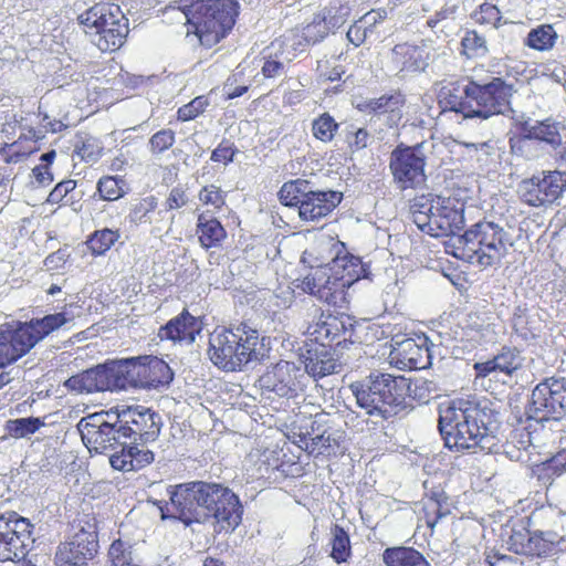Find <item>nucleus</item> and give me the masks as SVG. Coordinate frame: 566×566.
Here are the masks:
<instances>
[{
	"label": "nucleus",
	"instance_id": "4d7b16f0",
	"mask_svg": "<svg viewBox=\"0 0 566 566\" xmlns=\"http://www.w3.org/2000/svg\"><path fill=\"white\" fill-rule=\"evenodd\" d=\"M90 560L92 558L72 553V548L66 551V547H57L55 553L56 566H88Z\"/></svg>",
	"mask_w": 566,
	"mask_h": 566
},
{
	"label": "nucleus",
	"instance_id": "c03bdc74",
	"mask_svg": "<svg viewBox=\"0 0 566 566\" xmlns=\"http://www.w3.org/2000/svg\"><path fill=\"white\" fill-rule=\"evenodd\" d=\"M471 19L479 25H490L494 29H499L505 23L501 10L490 2L481 3L471 13Z\"/></svg>",
	"mask_w": 566,
	"mask_h": 566
},
{
	"label": "nucleus",
	"instance_id": "f257e3e1",
	"mask_svg": "<svg viewBox=\"0 0 566 566\" xmlns=\"http://www.w3.org/2000/svg\"><path fill=\"white\" fill-rule=\"evenodd\" d=\"M438 428L444 446L458 452L490 449L495 438L491 416L479 405L462 399L439 407Z\"/></svg>",
	"mask_w": 566,
	"mask_h": 566
},
{
	"label": "nucleus",
	"instance_id": "0eeeda50",
	"mask_svg": "<svg viewBox=\"0 0 566 566\" xmlns=\"http://www.w3.org/2000/svg\"><path fill=\"white\" fill-rule=\"evenodd\" d=\"M73 316L66 311L48 314L18 323L15 327H0V368L9 366L27 355L40 340L62 326L71 323Z\"/></svg>",
	"mask_w": 566,
	"mask_h": 566
},
{
	"label": "nucleus",
	"instance_id": "8fccbe9b",
	"mask_svg": "<svg viewBox=\"0 0 566 566\" xmlns=\"http://www.w3.org/2000/svg\"><path fill=\"white\" fill-rule=\"evenodd\" d=\"M350 539L348 534L342 526L335 525L333 528L331 557L337 564H342L347 562V559L350 556Z\"/></svg>",
	"mask_w": 566,
	"mask_h": 566
},
{
	"label": "nucleus",
	"instance_id": "864d4df0",
	"mask_svg": "<svg viewBox=\"0 0 566 566\" xmlns=\"http://www.w3.org/2000/svg\"><path fill=\"white\" fill-rule=\"evenodd\" d=\"M210 101L206 95H199L192 98L189 103L180 106L177 111V119L179 122H189L203 114Z\"/></svg>",
	"mask_w": 566,
	"mask_h": 566
},
{
	"label": "nucleus",
	"instance_id": "7ed1b4c3",
	"mask_svg": "<svg viewBox=\"0 0 566 566\" xmlns=\"http://www.w3.org/2000/svg\"><path fill=\"white\" fill-rule=\"evenodd\" d=\"M177 3L186 18L187 36L193 35L205 49L224 40L240 14L237 0H179Z\"/></svg>",
	"mask_w": 566,
	"mask_h": 566
},
{
	"label": "nucleus",
	"instance_id": "a18cd8bd",
	"mask_svg": "<svg viewBox=\"0 0 566 566\" xmlns=\"http://www.w3.org/2000/svg\"><path fill=\"white\" fill-rule=\"evenodd\" d=\"M198 199L213 212H220L227 207V192L214 184L203 186L198 192Z\"/></svg>",
	"mask_w": 566,
	"mask_h": 566
},
{
	"label": "nucleus",
	"instance_id": "473e14b6",
	"mask_svg": "<svg viewBox=\"0 0 566 566\" xmlns=\"http://www.w3.org/2000/svg\"><path fill=\"white\" fill-rule=\"evenodd\" d=\"M450 513L448 496L444 493L432 492L421 500L420 515L431 531L442 517Z\"/></svg>",
	"mask_w": 566,
	"mask_h": 566
},
{
	"label": "nucleus",
	"instance_id": "09e8293b",
	"mask_svg": "<svg viewBox=\"0 0 566 566\" xmlns=\"http://www.w3.org/2000/svg\"><path fill=\"white\" fill-rule=\"evenodd\" d=\"M535 140L545 143L556 148L562 145L559 124L551 118L535 124Z\"/></svg>",
	"mask_w": 566,
	"mask_h": 566
},
{
	"label": "nucleus",
	"instance_id": "69168bd1",
	"mask_svg": "<svg viewBox=\"0 0 566 566\" xmlns=\"http://www.w3.org/2000/svg\"><path fill=\"white\" fill-rule=\"evenodd\" d=\"M370 134L366 128H358L350 136H348V148L352 153L365 149L368 146Z\"/></svg>",
	"mask_w": 566,
	"mask_h": 566
},
{
	"label": "nucleus",
	"instance_id": "c9c22d12",
	"mask_svg": "<svg viewBox=\"0 0 566 566\" xmlns=\"http://www.w3.org/2000/svg\"><path fill=\"white\" fill-rule=\"evenodd\" d=\"M331 33L343 27L349 18L350 8L346 2L332 0L316 12Z\"/></svg>",
	"mask_w": 566,
	"mask_h": 566
},
{
	"label": "nucleus",
	"instance_id": "39448f33",
	"mask_svg": "<svg viewBox=\"0 0 566 566\" xmlns=\"http://www.w3.org/2000/svg\"><path fill=\"white\" fill-rule=\"evenodd\" d=\"M208 355L218 368L240 371L264 356V337L247 322L230 327H217L209 337Z\"/></svg>",
	"mask_w": 566,
	"mask_h": 566
},
{
	"label": "nucleus",
	"instance_id": "72a5a7b5",
	"mask_svg": "<svg viewBox=\"0 0 566 566\" xmlns=\"http://www.w3.org/2000/svg\"><path fill=\"white\" fill-rule=\"evenodd\" d=\"M382 562L386 566H431L423 554L411 546L386 548Z\"/></svg>",
	"mask_w": 566,
	"mask_h": 566
},
{
	"label": "nucleus",
	"instance_id": "ea45409f",
	"mask_svg": "<svg viewBox=\"0 0 566 566\" xmlns=\"http://www.w3.org/2000/svg\"><path fill=\"white\" fill-rule=\"evenodd\" d=\"M120 234L118 230H112L108 228L102 230H95L88 235L85 244L92 255L99 256L104 255L119 239Z\"/></svg>",
	"mask_w": 566,
	"mask_h": 566
},
{
	"label": "nucleus",
	"instance_id": "423d86ee",
	"mask_svg": "<svg viewBox=\"0 0 566 566\" xmlns=\"http://www.w3.org/2000/svg\"><path fill=\"white\" fill-rule=\"evenodd\" d=\"M465 202L457 197L421 195L412 199L410 213L418 229L433 238L452 237L464 228Z\"/></svg>",
	"mask_w": 566,
	"mask_h": 566
},
{
	"label": "nucleus",
	"instance_id": "c85d7f7f",
	"mask_svg": "<svg viewBox=\"0 0 566 566\" xmlns=\"http://www.w3.org/2000/svg\"><path fill=\"white\" fill-rule=\"evenodd\" d=\"M196 235L205 250L220 248L228 237L227 230L219 219L202 211L197 217Z\"/></svg>",
	"mask_w": 566,
	"mask_h": 566
},
{
	"label": "nucleus",
	"instance_id": "603ef678",
	"mask_svg": "<svg viewBox=\"0 0 566 566\" xmlns=\"http://www.w3.org/2000/svg\"><path fill=\"white\" fill-rule=\"evenodd\" d=\"M176 143V133L170 128H163L153 134L147 147L153 156H159L169 150Z\"/></svg>",
	"mask_w": 566,
	"mask_h": 566
},
{
	"label": "nucleus",
	"instance_id": "0e129e2a",
	"mask_svg": "<svg viewBox=\"0 0 566 566\" xmlns=\"http://www.w3.org/2000/svg\"><path fill=\"white\" fill-rule=\"evenodd\" d=\"M364 19L355 21L347 31L348 41L354 44L356 48L360 46L367 39L368 28L364 24Z\"/></svg>",
	"mask_w": 566,
	"mask_h": 566
},
{
	"label": "nucleus",
	"instance_id": "f3484780",
	"mask_svg": "<svg viewBox=\"0 0 566 566\" xmlns=\"http://www.w3.org/2000/svg\"><path fill=\"white\" fill-rule=\"evenodd\" d=\"M389 170L396 187L401 190H416L427 181L426 157L417 147L398 145L390 154Z\"/></svg>",
	"mask_w": 566,
	"mask_h": 566
},
{
	"label": "nucleus",
	"instance_id": "20e7f679",
	"mask_svg": "<svg viewBox=\"0 0 566 566\" xmlns=\"http://www.w3.org/2000/svg\"><path fill=\"white\" fill-rule=\"evenodd\" d=\"M81 438L85 447L92 452L102 453L109 449L122 447L120 451L112 454L109 462L113 469L130 472L138 471L153 463L155 455L148 449H139L127 446L119 434V424L117 420L111 423L103 413H93L83 419L77 424Z\"/></svg>",
	"mask_w": 566,
	"mask_h": 566
},
{
	"label": "nucleus",
	"instance_id": "393cba45",
	"mask_svg": "<svg viewBox=\"0 0 566 566\" xmlns=\"http://www.w3.org/2000/svg\"><path fill=\"white\" fill-rule=\"evenodd\" d=\"M73 535L59 547L72 548V553L94 558L98 552V533L94 517L84 515L73 523Z\"/></svg>",
	"mask_w": 566,
	"mask_h": 566
},
{
	"label": "nucleus",
	"instance_id": "13d9d810",
	"mask_svg": "<svg viewBox=\"0 0 566 566\" xmlns=\"http://www.w3.org/2000/svg\"><path fill=\"white\" fill-rule=\"evenodd\" d=\"M76 180L65 179L55 185L46 198V202L50 205H61L69 193L75 190Z\"/></svg>",
	"mask_w": 566,
	"mask_h": 566
},
{
	"label": "nucleus",
	"instance_id": "2f4dec72",
	"mask_svg": "<svg viewBox=\"0 0 566 566\" xmlns=\"http://www.w3.org/2000/svg\"><path fill=\"white\" fill-rule=\"evenodd\" d=\"M428 53L424 49L409 43H400L392 49V62L407 72L423 71L427 66Z\"/></svg>",
	"mask_w": 566,
	"mask_h": 566
},
{
	"label": "nucleus",
	"instance_id": "79ce46f5",
	"mask_svg": "<svg viewBox=\"0 0 566 566\" xmlns=\"http://www.w3.org/2000/svg\"><path fill=\"white\" fill-rule=\"evenodd\" d=\"M339 129V124L327 112L319 114L312 122V135L315 139L328 144L334 140Z\"/></svg>",
	"mask_w": 566,
	"mask_h": 566
},
{
	"label": "nucleus",
	"instance_id": "4c0bfd02",
	"mask_svg": "<svg viewBox=\"0 0 566 566\" xmlns=\"http://www.w3.org/2000/svg\"><path fill=\"white\" fill-rule=\"evenodd\" d=\"M38 150V145H34L33 143L25 140L24 136H19V138L13 143H4L0 147V156L3 163L10 165L17 164L28 158L30 155L36 153Z\"/></svg>",
	"mask_w": 566,
	"mask_h": 566
},
{
	"label": "nucleus",
	"instance_id": "412c9836",
	"mask_svg": "<svg viewBox=\"0 0 566 566\" xmlns=\"http://www.w3.org/2000/svg\"><path fill=\"white\" fill-rule=\"evenodd\" d=\"M126 371L135 385L143 388H158L172 380L170 367L157 357L129 359L126 361Z\"/></svg>",
	"mask_w": 566,
	"mask_h": 566
},
{
	"label": "nucleus",
	"instance_id": "1a4fd4ad",
	"mask_svg": "<svg viewBox=\"0 0 566 566\" xmlns=\"http://www.w3.org/2000/svg\"><path fill=\"white\" fill-rule=\"evenodd\" d=\"M280 202L297 208L298 217L305 222H319L340 205L343 193L335 190H313L305 179L289 180L279 190Z\"/></svg>",
	"mask_w": 566,
	"mask_h": 566
},
{
	"label": "nucleus",
	"instance_id": "49530a36",
	"mask_svg": "<svg viewBox=\"0 0 566 566\" xmlns=\"http://www.w3.org/2000/svg\"><path fill=\"white\" fill-rule=\"evenodd\" d=\"M488 53L486 41L476 30L465 31L461 39V54L468 59L481 57Z\"/></svg>",
	"mask_w": 566,
	"mask_h": 566
},
{
	"label": "nucleus",
	"instance_id": "de8ad7c7",
	"mask_svg": "<svg viewBox=\"0 0 566 566\" xmlns=\"http://www.w3.org/2000/svg\"><path fill=\"white\" fill-rule=\"evenodd\" d=\"M44 424V420L41 418H18L7 421V430L11 437L21 439L35 433Z\"/></svg>",
	"mask_w": 566,
	"mask_h": 566
},
{
	"label": "nucleus",
	"instance_id": "a878e982",
	"mask_svg": "<svg viewBox=\"0 0 566 566\" xmlns=\"http://www.w3.org/2000/svg\"><path fill=\"white\" fill-rule=\"evenodd\" d=\"M202 331V322L184 308L158 329L160 340L192 344Z\"/></svg>",
	"mask_w": 566,
	"mask_h": 566
},
{
	"label": "nucleus",
	"instance_id": "7c9ffc66",
	"mask_svg": "<svg viewBox=\"0 0 566 566\" xmlns=\"http://www.w3.org/2000/svg\"><path fill=\"white\" fill-rule=\"evenodd\" d=\"M329 30L315 13L312 20L291 31V46L294 50L303 51L306 46L323 41L329 34Z\"/></svg>",
	"mask_w": 566,
	"mask_h": 566
},
{
	"label": "nucleus",
	"instance_id": "9d476101",
	"mask_svg": "<svg viewBox=\"0 0 566 566\" xmlns=\"http://www.w3.org/2000/svg\"><path fill=\"white\" fill-rule=\"evenodd\" d=\"M357 403L370 417L388 420L396 415V409L403 399L398 379L389 374H371L367 384L350 386Z\"/></svg>",
	"mask_w": 566,
	"mask_h": 566
},
{
	"label": "nucleus",
	"instance_id": "a19ab883",
	"mask_svg": "<svg viewBox=\"0 0 566 566\" xmlns=\"http://www.w3.org/2000/svg\"><path fill=\"white\" fill-rule=\"evenodd\" d=\"M308 354L305 359V370L308 375L317 379L334 373L335 361L331 357L327 348H323L321 353L314 355H312L311 352H308Z\"/></svg>",
	"mask_w": 566,
	"mask_h": 566
},
{
	"label": "nucleus",
	"instance_id": "2eb2a0df",
	"mask_svg": "<svg viewBox=\"0 0 566 566\" xmlns=\"http://www.w3.org/2000/svg\"><path fill=\"white\" fill-rule=\"evenodd\" d=\"M465 92L472 99L473 117L486 119L493 115L504 114L510 108L515 90L513 84L502 77H492L484 84L469 78Z\"/></svg>",
	"mask_w": 566,
	"mask_h": 566
},
{
	"label": "nucleus",
	"instance_id": "a211bd4d",
	"mask_svg": "<svg viewBox=\"0 0 566 566\" xmlns=\"http://www.w3.org/2000/svg\"><path fill=\"white\" fill-rule=\"evenodd\" d=\"M530 417L536 421L559 420L566 413V381L547 378L532 391Z\"/></svg>",
	"mask_w": 566,
	"mask_h": 566
},
{
	"label": "nucleus",
	"instance_id": "b1692460",
	"mask_svg": "<svg viewBox=\"0 0 566 566\" xmlns=\"http://www.w3.org/2000/svg\"><path fill=\"white\" fill-rule=\"evenodd\" d=\"M522 350L515 346L504 345L493 358L473 365L476 378H485L493 373L512 377L523 368Z\"/></svg>",
	"mask_w": 566,
	"mask_h": 566
},
{
	"label": "nucleus",
	"instance_id": "5fc2aeb1",
	"mask_svg": "<svg viewBox=\"0 0 566 566\" xmlns=\"http://www.w3.org/2000/svg\"><path fill=\"white\" fill-rule=\"evenodd\" d=\"M108 557L113 566H140L133 560L132 546L119 538L111 544Z\"/></svg>",
	"mask_w": 566,
	"mask_h": 566
},
{
	"label": "nucleus",
	"instance_id": "680f3d73",
	"mask_svg": "<svg viewBox=\"0 0 566 566\" xmlns=\"http://www.w3.org/2000/svg\"><path fill=\"white\" fill-rule=\"evenodd\" d=\"M237 148L229 140H222L216 149L212 150L210 159L213 163L228 165L233 161Z\"/></svg>",
	"mask_w": 566,
	"mask_h": 566
},
{
	"label": "nucleus",
	"instance_id": "f8f14e48",
	"mask_svg": "<svg viewBox=\"0 0 566 566\" xmlns=\"http://www.w3.org/2000/svg\"><path fill=\"white\" fill-rule=\"evenodd\" d=\"M115 415L119 424V434L127 446L136 447L154 442L161 428L160 417L144 406H117L106 416Z\"/></svg>",
	"mask_w": 566,
	"mask_h": 566
},
{
	"label": "nucleus",
	"instance_id": "4be33fe9",
	"mask_svg": "<svg viewBox=\"0 0 566 566\" xmlns=\"http://www.w3.org/2000/svg\"><path fill=\"white\" fill-rule=\"evenodd\" d=\"M306 333L311 340L323 348H334L345 340L346 326L342 316L318 310V314L308 324Z\"/></svg>",
	"mask_w": 566,
	"mask_h": 566
},
{
	"label": "nucleus",
	"instance_id": "6e6552de",
	"mask_svg": "<svg viewBox=\"0 0 566 566\" xmlns=\"http://www.w3.org/2000/svg\"><path fill=\"white\" fill-rule=\"evenodd\" d=\"M77 23L103 53L119 50L129 33L128 19L111 3H95L78 14Z\"/></svg>",
	"mask_w": 566,
	"mask_h": 566
},
{
	"label": "nucleus",
	"instance_id": "4468645a",
	"mask_svg": "<svg viewBox=\"0 0 566 566\" xmlns=\"http://www.w3.org/2000/svg\"><path fill=\"white\" fill-rule=\"evenodd\" d=\"M461 240L476 255L478 262L484 266L499 262L512 245L504 229L488 221L473 224L463 233Z\"/></svg>",
	"mask_w": 566,
	"mask_h": 566
},
{
	"label": "nucleus",
	"instance_id": "5701e85b",
	"mask_svg": "<svg viewBox=\"0 0 566 566\" xmlns=\"http://www.w3.org/2000/svg\"><path fill=\"white\" fill-rule=\"evenodd\" d=\"M407 104L406 95L396 90L376 98L366 99L357 105L359 112L385 116L386 125L389 128L398 127L403 117V108Z\"/></svg>",
	"mask_w": 566,
	"mask_h": 566
},
{
	"label": "nucleus",
	"instance_id": "338daca9",
	"mask_svg": "<svg viewBox=\"0 0 566 566\" xmlns=\"http://www.w3.org/2000/svg\"><path fill=\"white\" fill-rule=\"evenodd\" d=\"M32 175L35 181L41 186H49L54 180L51 167H49L48 164L36 165L32 169Z\"/></svg>",
	"mask_w": 566,
	"mask_h": 566
},
{
	"label": "nucleus",
	"instance_id": "6ab92c4d",
	"mask_svg": "<svg viewBox=\"0 0 566 566\" xmlns=\"http://www.w3.org/2000/svg\"><path fill=\"white\" fill-rule=\"evenodd\" d=\"M33 525L17 512L0 516V562L23 559L29 551Z\"/></svg>",
	"mask_w": 566,
	"mask_h": 566
},
{
	"label": "nucleus",
	"instance_id": "aec40b11",
	"mask_svg": "<svg viewBox=\"0 0 566 566\" xmlns=\"http://www.w3.org/2000/svg\"><path fill=\"white\" fill-rule=\"evenodd\" d=\"M389 363L400 370H418L429 367L431 355L428 338H405L397 342L389 353Z\"/></svg>",
	"mask_w": 566,
	"mask_h": 566
},
{
	"label": "nucleus",
	"instance_id": "58836bf2",
	"mask_svg": "<svg viewBox=\"0 0 566 566\" xmlns=\"http://www.w3.org/2000/svg\"><path fill=\"white\" fill-rule=\"evenodd\" d=\"M557 38V32L552 24H541L528 32L524 44L530 49L544 52L554 48Z\"/></svg>",
	"mask_w": 566,
	"mask_h": 566
},
{
	"label": "nucleus",
	"instance_id": "f704fd0d",
	"mask_svg": "<svg viewBox=\"0 0 566 566\" xmlns=\"http://www.w3.org/2000/svg\"><path fill=\"white\" fill-rule=\"evenodd\" d=\"M566 472V454L557 453L554 457L532 467V476L542 485H551L553 481Z\"/></svg>",
	"mask_w": 566,
	"mask_h": 566
},
{
	"label": "nucleus",
	"instance_id": "6e6d98bb",
	"mask_svg": "<svg viewBox=\"0 0 566 566\" xmlns=\"http://www.w3.org/2000/svg\"><path fill=\"white\" fill-rule=\"evenodd\" d=\"M558 541L546 537L543 532L533 533L530 551L527 557L542 558L549 556L558 545Z\"/></svg>",
	"mask_w": 566,
	"mask_h": 566
},
{
	"label": "nucleus",
	"instance_id": "e2e57ef3",
	"mask_svg": "<svg viewBox=\"0 0 566 566\" xmlns=\"http://www.w3.org/2000/svg\"><path fill=\"white\" fill-rule=\"evenodd\" d=\"M188 201V195L184 187L177 186L169 191L165 205L167 210H176L185 207Z\"/></svg>",
	"mask_w": 566,
	"mask_h": 566
},
{
	"label": "nucleus",
	"instance_id": "bb28decb",
	"mask_svg": "<svg viewBox=\"0 0 566 566\" xmlns=\"http://www.w3.org/2000/svg\"><path fill=\"white\" fill-rule=\"evenodd\" d=\"M64 385L72 391L91 394L108 390L113 381L109 369L105 366H97L71 376Z\"/></svg>",
	"mask_w": 566,
	"mask_h": 566
},
{
	"label": "nucleus",
	"instance_id": "052dcab7",
	"mask_svg": "<svg viewBox=\"0 0 566 566\" xmlns=\"http://www.w3.org/2000/svg\"><path fill=\"white\" fill-rule=\"evenodd\" d=\"M75 154L85 161L96 160L101 155V149L93 138H85L75 145Z\"/></svg>",
	"mask_w": 566,
	"mask_h": 566
},
{
	"label": "nucleus",
	"instance_id": "e433bc0d",
	"mask_svg": "<svg viewBox=\"0 0 566 566\" xmlns=\"http://www.w3.org/2000/svg\"><path fill=\"white\" fill-rule=\"evenodd\" d=\"M128 191V184L124 176H102L96 184V193L103 201H116Z\"/></svg>",
	"mask_w": 566,
	"mask_h": 566
},
{
	"label": "nucleus",
	"instance_id": "bf43d9fd",
	"mask_svg": "<svg viewBox=\"0 0 566 566\" xmlns=\"http://www.w3.org/2000/svg\"><path fill=\"white\" fill-rule=\"evenodd\" d=\"M526 140H535V125H531L527 120L515 124L513 136L510 137V145L514 148Z\"/></svg>",
	"mask_w": 566,
	"mask_h": 566
},
{
	"label": "nucleus",
	"instance_id": "9b49d317",
	"mask_svg": "<svg viewBox=\"0 0 566 566\" xmlns=\"http://www.w3.org/2000/svg\"><path fill=\"white\" fill-rule=\"evenodd\" d=\"M208 489L201 524L210 523L217 535L233 533L243 520L244 509L240 497L231 489L219 483H210Z\"/></svg>",
	"mask_w": 566,
	"mask_h": 566
},
{
	"label": "nucleus",
	"instance_id": "3c124183",
	"mask_svg": "<svg viewBox=\"0 0 566 566\" xmlns=\"http://www.w3.org/2000/svg\"><path fill=\"white\" fill-rule=\"evenodd\" d=\"M158 207V199L154 196H147L138 200L129 211V221L137 226L149 221V214Z\"/></svg>",
	"mask_w": 566,
	"mask_h": 566
},
{
	"label": "nucleus",
	"instance_id": "37998d69",
	"mask_svg": "<svg viewBox=\"0 0 566 566\" xmlns=\"http://www.w3.org/2000/svg\"><path fill=\"white\" fill-rule=\"evenodd\" d=\"M532 537L533 533L523 523L516 524L512 527L506 541L507 549L515 554L527 556L531 553Z\"/></svg>",
	"mask_w": 566,
	"mask_h": 566
},
{
	"label": "nucleus",
	"instance_id": "c756f323",
	"mask_svg": "<svg viewBox=\"0 0 566 566\" xmlns=\"http://www.w3.org/2000/svg\"><path fill=\"white\" fill-rule=\"evenodd\" d=\"M491 324L483 313L472 311L459 322L455 334L459 336L461 342L474 344H481L485 340L489 333L493 332Z\"/></svg>",
	"mask_w": 566,
	"mask_h": 566
},
{
	"label": "nucleus",
	"instance_id": "cd10ccee",
	"mask_svg": "<svg viewBox=\"0 0 566 566\" xmlns=\"http://www.w3.org/2000/svg\"><path fill=\"white\" fill-rule=\"evenodd\" d=\"M467 84L461 86L459 82H451L441 87L438 94V103L443 112L461 113L465 117L473 118L472 99L467 95Z\"/></svg>",
	"mask_w": 566,
	"mask_h": 566
},
{
	"label": "nucleus",
	"instance_id": "ddd939ff",
	"mask_svg": "<svg viewBox=\"0 0 566 566\" xmlns=\"http://www.w3.org/2000/svg\"><path fill=\"white\" fill-rule=\"evenodd\" d=\"M210 483L197 481L169 486V503L161 507L163 518H175L186 526L201 524L205 516V497Z\"/></svg>",
	"mask_w": 566,
	"mask_h": 566
},
{
	"label": "nucleus",
	"instance_id": "dca6fc26",
	"mask_svg": "<svg viewBox=\"0 0 566 566\" xmlns=\"http://www.w3.org/2000/svg\"><path fill=\"white\" fill-rule=\"evenodd\" d=\"M566 192V171L543 170L523 179L517 187L520 201L532 208L557 203Z\"/></svg>",
	"mask_w": 566,
	"mask_h": 566
},
{
	"label": "nucleus",
	"instance_id": "f03ea898",
	"mask_svg": "<svg viewBox=\"0 0 566 566\" xmlns=\"http://www.w3.org/2000/svg\"><path fill=\"white\" fill-rule=\"evenodd\" d=\"M335 255L327 264L312 268L293 286L318 300L337 305L345 300L346 290L365 275L361 259L349 253L343 242L335 244Z\"/></svg>",
	"mask_w": 566,
	"mask_h": 566
},
{
	"label": "nucleus",
	"instance_id": "774afa93",
	"mask_svg": "<svg viewBox=\"0 0 566 566\" xmlns=\"http://www.w3.org/2000/svg\"><path fill=\"white\" fill-rule=\"evenodd\" d=\"M283 70L284 65L282 62L270 57L264 61L261 72L265 78H273L280 75L283 72Z\"/></svg>",
	"mask_w": 566,
	"mask_h": 566
}]
</instances>
